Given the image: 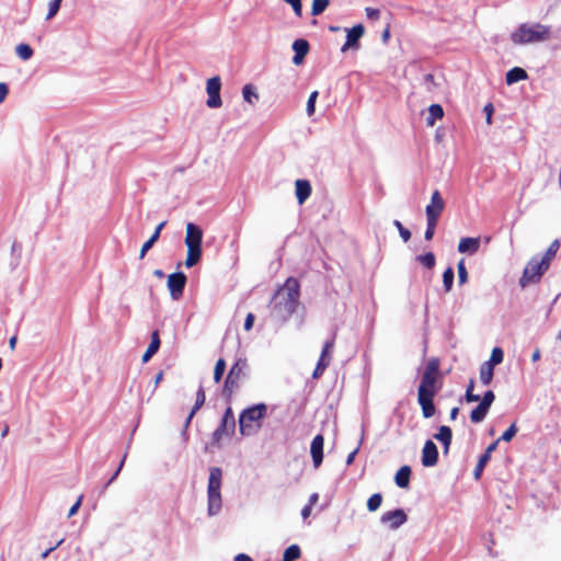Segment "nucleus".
I'll return each mask as SVG.
<instances>
[{"label": "nucleus", "instance_id": "f257e3e1", "mask_svg": "<svg viewBox=\"0 0 561 561\" xmlns=\"http://www.w3.org/2000/svg\"><path fill=\"white\" fill-rule=\"evenodd\" d=\"M299 297V282L295 277H288L284 285L278 287L271 300L274 316L283 322L287 321L296 312Z\"/></svg>", "mask_w": 561, "mask_h": 561}, {"label": "nucleus", "instance_id": "f03ea898", "mask_svg": "<svg viewBox=\"0 0 561 561\" xmlns=\"http://www.w3.org/2000/svg\"><path fill=\"white\" fill-rule=\"evenodd\" d=\"M439 359L436 357H433L427 362L417 389V402L425 419L432 417L436 411L434 397L438 391L436 388V381L439 375Z\"/></svg>", "mask_w": 561, "mask_h": 561}, {"label": "nucleus", "instance_id": "7ed1b4c3", "mask_svg": "<svg viewBox=\"0 0 561 561\" xmlns=\"http://www.w3.org/2000/svg\"><path fill=\"white\" fill-rule=\"evenodd\" d=\"M550 26L540 23L520 24L512 34L511 39L517 45L545 42L550 38Z\"/></svg>", "mask_w": 561, "mask_h": 561}, {"label": "nucleus", "instance_id": "20e7f679", "mask_svg": "<svg viewBox=\"0 0 561 561\" xmlns=\"http://www.w3.org/2000/svg\"><path fill=\"white\" fill-rule=\"evenodd\" d=\"M266 415L267 405L265 403H257L244 409L239 415L240 433L245 436L256 433Z\"/></svg>", "mask_w": 561, "mask_h": 561}, {"label": "nucleus", "instance_id": "39448f33", "mask_svg": "<svg viewBox=\"0 0 561 561\" xmlns=\"http://www.w3.org/2000/svg\"><path fill=\"white\" fill-rule=\"evenodd\" d=\"M221 483H222V470L219 467H213L209 469V478L207 485V497H208V514L210 516L216 515L222 505L221 499Z\"/></svg>", "mask_w": 561, "mask_h": 561}, {"label": "nucleus", "instance_id": "423d86ee", "mask_svg": "<svg viewBox=\"0 0 561 561\" xmlns=\"http://www.w3.org/2000/svg\"><path fill=\"white\" fill-rule=\"evenodd\" d=\"M202 229L193 222L186 225L185 244L187 247V255L185 265L192 267L201 260L202 256Z\"/></svg>", "mask_w": 561, "mask_h": 561}, {"label": "nucleus", "instance_id": "0eeeda50", "mask_svg": "<svg viewBox=\"0 0 561 561\" xmlns=\"http://www.w3.org/2000/svg\"><path fill=\"white\" fill-rule=\"evenodd\" d=\"M248 362L245 358H238L228 371L225 379L222 394L230 401L234 390L239 388L241 379L245 377Z\"/></svg>", "mask_w": 561, "mask_h": 561}, {"label": "nucleus", "instance_id": "6e6552de", "mask_svg": "<svg viewBox=\"0 0 561 561\" xmlns=\"http://www.w3.org/2000/svg\"><path fill=\"white\" fill-rule=\"evenodd\" d=\"M548 268L547 261L533 257L525 266L523 275L519 278L520 287L525 288L529 284L538 283Z\"/></svg>", "mask_w": 561, "mask_h": 561}, {"label": "nucleus", "instance_id": "1a4fd4ad", "mask_svg": "<svg viewBox=\"0 0 561 561\" xmlns=\"http://www.w3.org/2000/svg\"><path fill=\"white\" fill-rule=\"evenodd\" d=\"M220 89L221 81L219 77H213L207 80L206 91L208 94V99L206 104L210 108H218L221 106V98H220Z\"/></svg>", "mask_w": 561, "mask_h": 561}, {"label": "nucleus", "instance_id": "9d476101", "mask_svg": "<svg viewBox=\"0 0 561 561\" xmlns=\"http://www.w3.org/2000/svg\"><path fill=\"white\" fill-rule=\"evenodd\" d=\"M186 280L187 278L182 272L172 273L168 276V288L174 300H178L183 296Z\"/></svg>", "mask_w": 561, "mask_h": 561}, {"label": "nucleus", "instance_id": "9b49d317", "mask_svg": "<svg viewBox=\"0 0 561 561\" xmlns=\"http://www.w3.org/2000/svg\"><path fill=\"white\" fill-rule=\"evenodd\" d=\"M407 519L408 516L402 508L385 512L380 517V522L388 525L391 529L399 528L407 522Z\"/></svg>", "mask_w": 561, "mask_h": 561}, {"label": "nucleus", "instance_id": "f8f14e48", "mask_svg": "<svg viewBox=\"0 0 561 561\" xmlns=\"http://www.w3.org/2000/svg\"><path fill=\"white\" fill-rule=\"evenodd\" d=\"M236 427V420L232 409L228 407L224 413L222 420L218 428L214 432V438L220 439L224 435L232 433Z\"/></svg>", "mask_w": 561, "mask_h": 561}, {"label": "nucleus", "instance_id": "ddd939ff", "mask_svg": "<svg viewBox=\"0 0 561 561\" xmlns=\"http://www.w3.org/2000/svg\"><path fill=\"white\" fill-rule=\"evenodd\" d=\"M365 28L362 24H357L352 28H346V42L341 48L342 53L351 48H358V42L360 37L364 35Z\"/></svg>", "mask_w": 561, "mask_h": 561}, {"label": "nucleus", "instance_id": "4468645a", "mask_svg": "<svg viewBox=\"0 0 561 561\" xmlns=\"http://www.w3.org/2000/svg\"><path fill=\"white\" fill-rule=\"evenodd\" d=\"M438 461V450L433 440L425 442L422 449V465L424 467H433Z\"/></svg>", "mask_w": 561, "mask_h": 561}, {"label": "nucleus", "instance_id": "2eb2a0df", "mask_svg": "<svg viewBox=\"0 0 561 561\" xmlns=\"http://www.w3.org/2000/svg\"><path fill=\"white\" fill-rule=\"evenodd\" d=\"M323 445L324 437L321 434H318L313 437L310 446V453L313 461V466L316 468L320 467L323 461Z\"/></svg>", "mask_w": 561, "mask_h": 561}, {"label": "nucleus", "instance_id": "dca6fc26", "mask_svg": "<svg viewBox=\"0 0 561 561\" xmlns=\"http://www.w3.org/2000/svg\"><path fill=\"white\" fill-rule=\"evenodd\" d=\"M309 43L304 38H298L293 43V50L295 55L293 57V64L299 66L302 64L306 55L309 51Z\"/></svg>", "mask_w": 561, "mask_h": 561}, {"label": "nucleus", "instance_id": "f3484780", "mask_svg": "<svg viewBox=\"0 0 561 561\" xmlns=\"http://www.w3.org/2000/svg\"><path fill=\"white\" fill-rule=\"evenodd\" d=\"M295 186L298 204L302 205L311 194V185L307 180H297Z\"/></svg>", "mask_w": 561, "mask_h": 561}, {"label": "nucleus", "instance_id": "a211bd4d", "mask_svg": "<svg viewBox=\"0 0 561 561\" xmlns=\"http://www.w3.org/2000/svg\"><path fill=\"white\" fill-rule=\"evenodd\" d=\"M160 344H161V342H160L159 331L154 330L151 333L150 344L148 345L146 352L142 355L144 363H147L159 351Z\"/></svg>", "mask_w": 561, "mask_h": 561}, {"label": "nucleus", "instance_id": "6ab92c4d", "mask_svg": "<svg viewBox=\"0 0 561 561\" xmlns=\"http://www.w3.org/2000/svg\"><path fill=\"white\" fill-rule=\"evenodd\" d=\"M412 470L410 466H402L394 476L396 484L401 489H407L410 485V477Z\"/></svg>", "mask_w": 561, "mask_h": 561}, {"label": "nucleus", "instance_id": "aec40b11", "mask_svg": "<svg viewBox=\"0 0 561 561\" xmlns=\"http://www.w3.org/2000/svg\"><path fill=\"white\" fill-rule=\"evenodd\" d=\"M480 240L478 238H462L458 244V251L461 253L473 254L479 250Z\"/></svg>", "mask_w": 561, "mask_h": 561}, {"label": "nucleus", "instance_id": "412c9836", "mask_svg": "<svg viewBox=\"0 0 561 561\" xmlns=\"http://www.w3.org/2000/svg\"><path fill=\"white\" fill-rule=\"evenodd\" d=\"M205 401H206V394H205V390L204 388L201 386L196 392V400H195V404L193 405L187 419H186V422H185V426L187 427L192 421V419L194 417V415L197 413V411L205 404Z\"/></svg>", "mask_w": 561, "mask_h": 561}, {"label": "nucleus", "instance_id": "4be33fe9", "mask_svg": "<svg viewBox=\"0 0 561 561\" xmlns=\"http://www.w3.org/2000/svg\"><path fill=\"white\" fill-rule=\"evenodd\" d=\"M334 344H335V334L333 335V337L331 340H329L324 343L321 354H320V357L318 359V362H322L323 364H325L327 367H329V365L331 363Z\"/></svg>", "mask_w": 561, "mask_h": 561}, {"label": "nucleus", "instance_id": "5701e85b", "mask_svg": "<svg viewBox=\"0 0 561 561\" xmlns=\"http://www.w3.org/2000/svg\"><path fill=\"white\" fill-rule=\"evenodd\" d=\"M527 77L528 75L523 68L514 67L507 71L505 79L507 84H514L518 81L527 79Z\"/></svg>", "mask_w": 561, "mask_h": 561}, {"label": "nucleus", "instance_id": "b1692460", "mask_svg": "<svg viewBox=\"0 0 561 561\" xmlns=\"http://www.w3.org/2000/svg\"><path fill=\"white\" fill-rule=\"evenodd\" d=\"M434 437L443 443L445 449L447 450L451 444L453 432L449 426L442 425L438 428V433L434 435Z\"/></svg>", "mask_w": 561, "mask_h": 561}, {"label": "nucleus", "instance_id": "393cba45", "mask_svg": "<svg viewBox=\"0 0 561 561\" xmlns=\"http://www.w3.org/2000/svg\"><path fill=\"white\" fill-rule=\"evenodd\" d=\"M490 408L483 403H479L478 407H476L471 413H470V421L474 424H478L482 422L485 416L489 413Z\"/></svg>", "mask_w": 561, "mask_h": 561}, {"label": "nucleus", "instance_id": "a878e982", "mask_svg": "<svg viewBox=\"0 0 561 561\" xmlns=\"http://www.w3.org/2000/svg\"><path fill=\"white\" fill-rule=\"evenodd\" d=\"M444 110L439 104H432L428 107V116L426 118V123L428 126L433 127L437 119L443 118Z\"/></svg>", "mask_w": 561, "mask_h": 561}, {"label": "nucleus", "instance_id": "bb28decb", "mask_svg": "<svg viewBox=\"0 0 561 561\" xmlns=\"http://www.w3.org/2000/svg\"><path fill=\"white\" fill-rule=\"evenodd\" d=\"M494 375V367L490 364L483 363L480 367V380L484 386H489L492 382Z\"/></svg>", "mask_w": 561, "mask_h": 561}, {"label": "nucleus", "instance_id": "cd10ccee", "mask_svg": "<svg viewBox=\"0 0 561 561\" xmlns=\"http://www.w3.org/2000/svg\"><path fill=\"white\" fill-rule=\"evenodd\" d=\"M444 201L440 194L435 191L432 195L431 203L425 207V210H443Z\"/></svg>", "mask_w": 561, "mask_h": 561}, {"label": "nucleus", "instance_id": "c85d7f7f", "mask_svg": "<svg viewBox=\"0 0 561 561\" xmlns=\"http://www.w3.org/2000/svg\"><path fill=\"white\" fill-rule=\"evenodd\" d=\"M559 248H560L559 240L552 241L551 244L549 245V248L547 249L545 255L540 259L542 261H547V265L550 266V263H551L552 259L556 256Z\"/></svg>", "mask_w": 561, "mask_h": 561}, {"label": "nucleus", "instance_id": "c756f323", "mask_svg": "<svg viewBox=\"0 0 561 561\" xmlns=\"http://www.w3.org/2000/svg\"><path fill=\"white\" fill-rule=\"evenodd\" d=\"M242 96L245 102L253 104L254 101L259 100V94L254 91L251 84H245L242 89Z\"/></svg>", "mask_w": 561, "mask_h": 561}, {"label": "nucleus", "instance_id": "7c9ffc66", "mask_svg": "<svg viewBox=\"0 0 561 561\" xmlns=\"http://www.w3.org/2000/svg\"><path fill=\"white\" fill-rule=\"evenodd\" d=\"M301 557V549L298 545H290L284 551L283 558L288 559L290 561L297 560Z\"/></svg>", "mask_w": 561, "mask_h": 561}, {"label": "nucleus", "instance_id": "2f4dec72", "mask_svg": "<svg viewBox=\"0 0 561 561\" xmlns=\"http://www.w3.org/2000/svg\"><path fill=\"white\" fill-rule=\"evenodd\" d=\"M15 51L22 60H28L33 56V49L27 44H19Z\"/></svg>", "mask_w": 561, "mask_h": 561}, {"label": "nucleus", "instance_id": "473e14b6", "mask_svg": "<svg viewBox=\"0 0 561 561\" xmlns=\"http://www.w3.org/2000/svg\"><path fill=\"white\" fill-rule=\"evenodd\" d=\"M504 353L502 348L494 347L491 353V357L489 360L484 362L485 364H490V366L494 367L503 362Z\"/></svg>", "mask_w": 561, "mask_h": 561}, {"label": "nucleus", "instance_id": "72a5a7b5", "mask_svg": "<svg viewBox=\"0 0 561 561\" xmlns=\"http://www.w3.org/2000/svg\"><path fill=\"white\" fill-rule=\"evenodd\" d=\"M454 270L453 267H447L445 272L443 273V284L445 291H450L454 283Z\"/></svg>", "mask_w": 561, "mask_h": 561}, {"label": "nucleus", "instance_id": "f704fd0d", "mask_svg": "<svg viewBox=\"0 0 561 561\" xmlns=\"http://www.w3.org/2000/svg\"><path fill=\"white\" fill-rule=\"evenodd\" d=\"M382 503V495L380 493L373 494L367 501V510L369 512L377 511Z\"/></svg>", "mask_w": 561, "mask_h": 561}, {"label": "nucleus", "instance_id": "c9c22d12", "mask_svg": "<svg viewBox=\"0 0 561 561\" xmlns=\"http://www.w3.org/2000/svg\"><path fill=\"white\" fill-rule=\"evenodd\" d=\"M226 370V362L224 358H219L214 368V380L215 382H219L222 379L224 373Z\"/></svg>", "mask_w": 561, "mask_h": 561}, {"label": "nucleus", "instance_id": "e433bc0d", "mask_svg": "<svg viewBox=\"0 0 561 561\" xmlns=\"http://www.w3.org/2000/svg\"><path fill=\"white\" fill-rule=\"evenodd\" d=\"M417 261L427 268H433L435 266V262H436L435 255L432 252H427L423 255H419Z\"/></svg>", "mask_w": 561, "mask_h": 561}, {"label": "nucleus", "instance_id": "4c0bfd02", "mask_svg": "<svg viewBox=\"0 0 561 561\" xmlns=\"http://www.w3.org/2000/svg\"><path fill=\"white\" fill-rule=\"evenodd\" d=\"M473 390H474V381H473V379H470V381L467 386V389H466V393H465V399L467 402H477L480 400V396L476 394L473 392Z\"/></svg>", "mask_w": 561, "mask_h": 561}, {"label": "nucleus", "instance_id": "58836bf2", "mask_svg": "<svg viewBox=\"0 0 561 561\" xmlns=\"http://www.w3.org/2000/svg\"><path fill=\"white\" fill-rule=\"evenodd\" d=\"M329 5V0H313L311 14L317 16L320 15Z\"/></svg>", "mask_w": 561, "mask_h": 561}, {"label": "nucleus", "instance_id": "ea45409f", "mask_svg": "<svg viewBox=\"0 0 561 561\" xmlns=\"http://www.w3.org/2000/svg\"><path fill=\"white\" fill-rule=\"evenodd\" d=\"M489 461H490V458L486 455H481V457L479 458V461L474 468V471H473L476 479H479L481 477V473Z\"/></svg>", "mask_w": 561, "mask_h": 561}, {"label": "nucleus", "instance_id": "a19ab883", "mask_svg": "<svg viewBox=\"0 0 561 561\" xmlns=\"http://www.w3.org/2000/svg\"><path fill=\"white\" fill-rule=\"evenodd\" d=\"M61 1L62 0H50L48 4V13L46 15V20H50L57 14V12L60 9Z\"/></svg>", "mask_w": 561, "mask_h": 561}, {"label": "nucleus", "instance_id": "79ce46f5", "mask_svg": "<svg viewBox=\"0 0 561 561\" xmlns=\"http://www.w3.org/2000/svg\"><path fill=\"white\" fill-rule=\"evenodd\" d=\"M457 270H458V280H459V284L462 285L468 279V272H467V268H466L463 260H460V262L457 265Z\"/></svg>", "mask_w": 561, "mask_h": 561}, {"label": "nucleus", "instance_id": "37998d69", "mask_svg": "<svg viewBox=\"0 0 561 561\" xmlns=\"http://www.w3.org/2000/svg\"><path fill=\"white\" fill-rule=\"evenodd\" d=\"M318 95H319L318 91H313L309 95V99L307 101V115L308 116H312L314 114L316 101H317Z\"/></svg>", "mask_w": 561, "mask_h": 561}, {"label": "nucleus", "instance_id": "c03bdc74", "mask_svg": "<svg viewBox=\"0 0 561 561\" xmlns=\"http://www.w3.org/2000/svg\"><path fill=\"white\" fill-rule=\"evenodd\" d=\"M517 433V426L513 423L499 438L500 440L511 442Z\"/></svg>", "mask_w": 561, "mask_h": 561}, {"label": "nucleus", "instance_id": "a18cd8bd", "mask_svg": "<svg viewBox=\"0 0 561 561\" xmlns=\"http://www.w3.org/2000/svg\"><path fill=\"white\" fill-rule=\"evenodd\" d=\"M494 400H495L494 392L492 390H488L479 401L481 403L488 405L489 408H491Z\"/></svg>", "mask_w": 561, "mask_h": 561}, {"label": "nucleus", "instance_id": "49530a36", "mask_svg": "<svg viewBox=\"0 0 561 561\" xmlns=\"http://www.w3.org/2000/svg\"><path fill=\"white\" fill-rule=\"evenodd\" d=\"M284 1L291 5V8L297 16H301V14H302L301 0H284Z\"/></svg>", "mask_w": 561, "mask_h": 561}, {"label": "nucleus", "instance_id": "de8ad7c7", "mask_svg": "<svg viewBox=\"0 0 561 561\" xmlns=\"http://www.w3.org/2000/svg\"><path fill=\"white\" fill-rule=\"evenodd\" d=\"M394 226L398 228L400 236L404 241H409L411 238V232L402 226L399 220H394Z\"/></svg>", "mask_w": 561, "mask_h": 561}, {"label": "nucleus", "instance_id": "09e8293b", "mask_svg": "<svg viewBox=\"0 0 561 561\" xmlns=\"http://www.w3.org/2000/svg\"><path fill=\"white\" fill-rule=\"evenodd\" d=\"M328 367L325 366V364H323L322 362H318L317 365H316V368L312 373V378L314 379H318L320 378L323 373L325 371Z\"/></svg>", "mask_w": 561, "mask_h": 561}, {"label": "nucleus", "instance_id": "8fccbe9b", "mask_svg": "<svg viewBox=\"0 0 561 561\" xmlns=\"http://www.w3.org/2000/svg\"><path fill=\"white\" fill-rule=\"evenodd\" d=\"M427 214V227L436 228L440 213H426Z\"/></svg>", "mask_w": 561, "mask_h": 561}, {"label": "nucleus", "instance_id": "3c124183", "mask_svg": "<svg viewBox=\"0 0 561 561\" xmlns=\"http://www.w3.org/2000/svg\"><path fill=\"white\" fill-rule=\"evenodd\" d=\"M164 226H165V221L160 222V224L156 227L154 232L152 233V236L149 238V240H150L153 244L158 241V239H159V237H160V232H161V230L163 229V227H164Z\"/></svg>", "mask_w": 561, "mask_h": 561}, {"label": "nucleus", "instance_id": "603ef678", "mask_svg": "<svg viewBox=\"0 0 561 561\" xmlns=\"http://www.w3.org/2000/svg\"><path fill=\"white\" fill-rule=\"evenodd\" d=\"M153 247V243L148 239L141 247L139 259L142 260L146 253Z\"/></svg>", "mask_w": 561, "mask_h": 561}, {"label": "nucleus", "instance_id": "864d4df0", "mask_svg": "<svg viewBox=\"0 0 561 561\" xmlns=\"http://www.w3.org/2000/svg\"><path fill=\"white\" fill-rule=\"evenodd\" d=\"M254 320H255V317L253 313L250 312L247 314L245 320H244V330L245 331H250L252 329Z\"/></svg>", "mask_w": 561, "mask_h": 561}, {"label": "nucleus", "instance_id": "5fc2aeb1", "mask_svg": "<svg viewBox=\"0 0 561 561\" xmlns=\"http://www.w3.org/2000/svg\"><path fill=\"white\" fill-rule=\"evenodd\" d=\"M81 502H82V495L79 496V499L76 501V503L70 507V510L68 512V517H71L75 514H77L78 510L81 506Z\"/></svg>", "mask_w": 561, "mask_h": 561}, {"label": "nucleus", "instance_id": "6e6d98bb", "mask_svg": "<svg viewBox=\"0 0 561 561\" xmlns=\"http://www.w3.org/2000/svg\"><path fill=\"white\" fill-rule=\"evenodd\" d=\"M366 15L370 20H377L380 15V12L378 9L366 8Z\"/></svg>", "mask_w": 561, "mask_h": 561}, {"label": "nucleus", "instance_id": "4d7b16f0", "mask_svg": "<svg viewBox=\"0 0 561 561\" xmlns=\"http://www.w3.org/2000/svg\"><path fill=\"white\" fill-rule=\"evenodd\" d=\"M9 93V89H8V85L5 83H0V103H2L7 95Z\"/></svg>", "mask_w": 561, "mask_h": 561}, {"label": "nucleus", "instance_id": "13d9d810", "mask_svg": "<svg viewBox=\"0 0 561 561\" xmlns=\"http://www.w3.org/2000/svg\"><path fill=\"white\" fill-rule=\"evenodd\" d=\"M500 439H496L495 442H493L492 444H490L485 451L483 453V455H486L490 459H491V454L496 449L497 447V444H499Z\"/></svg>", "mask_w": 561, "mask_h": 561}, {"label": "nucleus", "instance_id": "bf43d9fd", "mask_svg": "<svg viewBox=\"0 0 561 561\" xmlns=\"http://www.w3.org/2000/svg\"><path fill=\"white\" fill-rule=\"evenodd\" d=\"M64 542V539H60L54 547L48 548L42 553V559H46L51 551H54L56 548H58Z\"/></svg>", "mask_w": 561, "mask_h": 561}, {"label": "nucleus", "instance_id": "052dcab7", "mask_svg": "<svg viewBox=\"0 0 561 561\" xmlns=\"http://www.w3.org/2000/svg\"><path fill=\"white\" fill-rule=\"evenodd\" d=\"M484 112L486 113V122L488 124H491V116H492V113H493V106L492 104H486L484 106Z\"/></svg>", "mask_w": 561, "mask_h": 561}, {"label": "nucleus", "instance_id": "680f3d73", "mask_svg": "<svg viewBox=\"0 0 561 561\" xmlns=\"http://www.w3.org/2000/svg\"><path fill=\"white\" fill-rule=\"evenodd\" d=\"M234 561H253L252 558L245 553H239L234 557Z\"/></svg>", "mask_w": 561, "mask_h": 561}, {"label": "nucleus", "instance_id": "e2e57ef3", "mask_svg": "<svg viewBox=\"0 0 561 561\" xmlns=\"http://www.w3.org/2000/svg\"><path fill=\"white\" fill-rule=\"evenodd\" d=\"M311 506L310 505H306L302 510H301V516L304 517V519L308 518L311 514Z\"/></svg>", "mask_w": 561, "mask_h": 561}, {"label": "nucleus", "instance_id": "0e129e2a", "mask_svg": "<svg viewBox=\"0 0 561 561\" xmlns=\"http://www.w3.org/2000/svg\"><path fill=\"white\" fill-rule=\"evenodd\" d=\"M319 501V494L312 493L309 497V503L307 505H310L311 507Z\"/></svg>", "mask_w": 561, "mask_h": 561}, {"label": "nucleus", "instance_id": "69168bd1", "mask_svg": "<svg viewBox=\"0 0 561 561\" xmlns=\"http://www.w3.org/2000/svg\"><path fill=\"white\" fill-rule=\"evenodd\" d=\"M434 233H435V229L427 227L424 237L426 240H431L433 238Z\"/></svg>", "mask_w": 561, "mask_h": 561}, {"label": "nucleus", "instance_id": "338daca9", "mask_svg": "<svg viewBox=\"0 0 561 561\" xmlns=\"http://www.w3.org/2000/svg\"><path fill=\"white\" fill-rule=\"evenodd\" d=\"M458 414H459V408H458V407H454V408L450 410V414H449L450 420H453V421H454V420H456V419H457V416H458Z\"/></svg>", "mask_w": 561, "mask_h": 561}, {"label": "nucleus", "instance_id": "774afa93", "mask_svg": "<svg viewBox=\"0 0 561 561\" xmlns=\"http://www.w3.org/2000/svg\"><path fill=\"white\" fill-rule=\"evenodd\" d=\"M358 449H355L354 451H352L347 458H346V463L347 465H351L353 461H354V458H355V455L357 454Z\"/></svg>", "mask_w": 561, "mask_h": 561}]
</instances>
